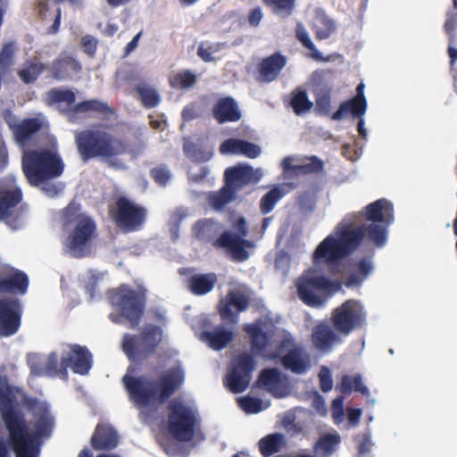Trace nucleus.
I'll list each match as a JSON object with an SVG mask.
<instances>
[{"label": "nucleus", "instance_id": "1", "mask_svg": "<svg viewBox=\"0 0 457 457\" xmlns=\"http://www.w3.org/2000/svg\"><path fill=\"white\" fill-rule=\"evenodd\" d=\"M22 404L34 418L31 431L10 388L0 383V416L7 432V440L0 439V457H12L9 447L16 457H38L44 439L53 433L54 419L47 403L25 396Z\"/></svg>", "mask_w": 457, "mask_h": 457}, {"label": "nucleus", "instance_id": "2", "mask_svg": "<svg viewBox=\"0 0 457 457\" xmlns=\"http://www.w3.org/2000/svg\"><path fill=\"white\" fill-rule=\"evenodd\" d=\"M185 372L181 367H172L158 378L133 377L122 378L129 400L138 408H148L166 403L184 384Z\"/></svg>", "mask_w": 457, "mask_h": 457}, {"label": "nucleus", "instance_id": "3", "mask_svg": "<svg viewBox=\"0 0 457 457\" xmlns=\"http://www.w3.org/2000/svg\"><path fill=\"white\" fill-rule=\"evenodd\" d=\"M98 124L93 129H84L75 136V143L81 159L85 162L94 158L111 159L126 153V143Z\"/></svg>", "mask_w": 457, "mask_h": 457}, {"label": "nucleus", "instance_id": "4", "mask_svg": "<svg viewBox=\"0 0 457 457\" xmlns=\"http://www.w3.org/2000/svg\"><path fill=\"white\" fill-rule=\"evenodd\" d=\"M64 167L62 158L55 149H29L21 156L22 172L29 185L34 187L60 177Z\"/></svg>", "mask_w": 457, "mask_h": 457}, {"label": "nucleus", "instance_id": "5", "mask_svg": "<svg viewBox=\"0 0 457 457\" xmlns=\"http://www.w3.org/2000/svg\"><path fill=\"white\" fill-rule=\"evenodd\" d=\"M63 225L72 227L68 237L67 246L73 256L84 257L92 239L96 235V221L81 212L79 203L70 202L62 210Z\"/></svg>", "mask_w": 457, "mask_h": 457}, {"label": "nucleus", "instance_id": "6", "mask_svg": "<svg viewBox=\"0 0 457 457\" xmlns=\"http://www.w3.org/2000/svg\"><path fill=\"white\" fill-rule=\"evenodd\" d=\"M167 409L170 434L179 442H190L195 436L197 424L195 411L178 399L171 400Z\"/></svg>", "mask_w": 457, "mask_h": 457}, {"label": "nucleus", "instance_id": "7", "mask_svg": "<svg viewBox=\"0 0 457 457\" xmlns=\"http://www.w3.org/2000/svg\"><path fill=\"white\" fill-rule=\"evenodd\" d=\"M162 338L160 327L152 325L141 331L139 336L125 334L122 351L131 361H142L152 355Z\"/></svg>", "mask_w": 457, "mask_h": 457}, {"label": "nucleus", "instance_id": "8", "mask_svg": "<svg viewBox=\"0 0 457 457\" xmlns=\"http://www.w3.org/2000/svg\"><path fill=\"white\" fill-rule=\"evenodd\" d=\"M260 175L250 165L237 164L224 171V185L207 200H235L236 195L248 186L255 185Z\"/></svg>", "mask_w": 457, "mask_h": 457}, {"label": "nucleus", "instance_id": "9", "mask_svg": "<svg viewBox=\"0 0 457 457\" xmlns=\"http://www.w3.org/2000/svg\"><path fill=\"white\" fill-rule=\"evenodd\" d=\"M111 303L116 306L132 328L139 325L145 312V296L128 286L121 285L108 293Z\"/></svg>", "mask_w": 457, "mask_h": 457}, {"label": "nucleus", "instance_id": "10", "mask_svg": "<svg viewBox=\"0 0 457 457\" xmlns=\"http://www.w3.org/2000/svg\"><path fill=\"white\" fill-rule=\"evenodd\" d=\"M366 318L367 313L361 302L348 299L332 311L330 323L345 337L353 331L363 328Z\"/></svg>", "mask_w": 457, "mask_h": 457}, {"label": "nucleus", "instance_id": "11", "mask_svg": "<svg viewBox=\"0 0 457 457\" xmlns=\"http://www.w3.org/2000/svg\"><path fill=\"white\" fill-rule=\"evenodd\" d=\"M236 234L230 231H224L213 242L216 248H223L236 262H243L249 258L247 248L253 247V243L245 239L247 236V226L244 217H239L233 224Z\"/></svg>", "mask_w": 457, "mask_h": 457}, {"label": "nucleus", "instance_id": "12", "mask_svg": "<svg viewBox=\"0 0 457 457\" xmlns=\"http://www.w3.org/2000/svg\"><path fill=\"white\" fill-rule=\"evenodd\" d=\"M361 213L347 214L336 227L333 235L346 256L352 254L364 239V228L361 223Z\"/></svg>", "mask_w": 457, "mask_h": 457}, {"label": "nucleus", "instance_id": "13", "mask_svg": "<svg viewBox=\"0 0 457 457\" xmlns=\"http://www.w3.org/2000/svg\"><path fill=\"white\" fill-rule=\"evenodd\" d=\"M109 215L116 227L127 234L143 228L146 220V210L134 202H116V206L110 208Z\"/></svg>", "mask_w": 457, "mask_h": 457}, {"label": "nucleus", "instance_id": "14", "mask_svg": "<svg viewBox=\"0 0 457 457\" xmlns=\"http://www.w3.org/2000/svg\"><path fill=\"white\" fill-rule=\"evenodd\" d=\"M231 365L224 383L232 393H243L249 386L256 366L254 356L246 352L240 353L232 360Z\"/></svg>", "mask_w": 457, "mask_h": 457}, {"label": "nucleus", "instance_id": "15", "mask_svg": "<svg viewBox=\"0 0 457 457\" xmlns=\"http://www.w3.org/2000/svg\"><path fill=\"white\" fill-rule=\"evenodd\" d=\"M295 157L286 156L280 163L284 179L291 180L301 176L315 175L324 171V162L316 155L304 156L301 162L294 164Z\"/></svg>", "mask_w": 457, "mask_h": 457}, {"label": "nucleus", "instance_id": "16", "mask_svg": "<svg viewBox=\"0 0 457 457\" xmlns=\"http://www.w3.org/2000/svg\"><path fill=\"white\" fill-rule=\"evenodd\" d=\"M331 285L324 276L301 277L296 285L298 297L308 306L320 307L324 301L317 292L328 290Z\"/></svg>", "mask_w": 457, "mask_h": 457}, {"label": "nucleus", "instance_id": "17", "mask_svg": "<svg viewBox=\"0 0 457 457\" xmlns=\"http://www.w3.org/2000/svg\"><path fill=\"white\" fill-rule=\"evenodd\" d=\"M82 71L80 62L67 52H62L48 68L47 78L57 81H67Z\"/></svg>", "mask_w": 457, "mask_h": 457}, {"label": "nucleus", "instance_id": "18", "mask_svg": "<svg viewBox=\"0 0 457 457\" xmlns=\"http://www.w3.org/2000/svg\"><path fill=\"white\" fill-rule=\"evenodd\" d=\"M21 304L17 299L0 298V334L14 335L21 326Z\"/></svg>", "mask_w": 457, "mask_h": 457}, {"label": "nucleus", "instance_id": "19", "mask_svg": "<svg viewBox=\"0 0 457 457\" xmlns=\"http://www.w3.org/2000/svg\"><path fill=\"white\" fill-rule=\"evenodd\" d=\"M346 257L337 239L333 234L325 237L312 253V262L315 265H336Z\"/></svg>", "mask_w": 457, "mask_h": 457}, {"label": "nucleus", "instance_id": "20", "mask_svg": "<svg viewBox=\"0 0 457 457\" xmlns=\"http://www.w3.org/2000/svg\"><path fill=\"white\" fill-rule=\"evenodd\" d=\"M250 305L248 296L239 291H229L219 303V313L223 320L237 323L238 313L245 312Z\"/></svg>", "mask_w": 457, "mask_h": 457}, {"label": "nucleus", "instance_id": "21", "mask_svg": "<svg viewBox=\"0 0 457 457\" xmlns=\"http://www.w3.org/2000/svg\"><path fill=\"white\" fill-rule=\"evenodd\" d=\"M92 367V355L86 346L73 345L66 356H62L60 368L64 372L71 368L74 373L86 375Z\"/></svg>", "mask_w": 457, "mask_h": 457}, {"label": "nucleus", "instance_id": "22", "mask_svg": "<svg viewBox=\"0 0 457 457\" xmlns=\"http://www.w3.org/2000/svg\"><path fill=\"white\" fill-rule=\"evenodd\" d=\"M343 335L325 322L315 325L312 331L313 346L323 353H329L333 347L343 343Z\"/></svg>", "mask_w": 457, "mask_h": 457}, {"label": "nucleus", "instance_id": "23", "mask_svg": "<svg viewBox=\"0 0 457 457\" xmlns=\"http://www.w3.org/2000/svg\"><path fill=\"white\" fill-rule=\"evenodd\" d=\"M119 440L117 431L111 425L99 423L95 428L90 443L96 451H111L117 447Z\"/></svg>", "mask_w": 457, "mask_h": 457}, {"label": "nucleus", "instance_id": "24", "mask_svg": "<svg viewBox=\"0 0 457 457\" xmlns=\"http://www.w3.org/2000/svg\"><path fill=\"white\" fill-rule=\"evenodd\" d=\"M64 112L70 121H76L80 113L96 112L105 116L114 114L113 109L110 107L107 103L98 99H89L79 102L67 108Z\"/></svg>", "mask_w": 457, "mask_h": 457}, {"label": "nucleus", "instance_id": "25", "mask_svg": "<svg viewBox=\"0 0 457 457\" xmlns=\"http://www.w3.org/2000/svg\"><path fill=\"white\" fill-rule=\"evenodd\" d=\"M212 116L220 124L236 122L242 117L237 103L231 96L220 98L212 107Z\"/></svg>", "mask_w": 457, "mask_h": 457}, {"label": "nucleus", "instance_id": "26", "mask_svg": "<svg viewBox=\"0 0 457 457\" xmlns=\"http://www.w3.org/2000/svg\"><path fill=\"white\" fill-rule=\"evenodd\" d=\"M222 154L244 155L250 159L258 157L262 149L259 145L239 138H228L220 146Z\"/></svg>", "mask_w": 457, "mask_h": 457}, {"label": "nucleus", "instance_id": "27", "mask_svg": "<svg viewBox=\"0 0 457 457\" xmlns=\"http://www.w3.org/2000/svg\"><path fill=\"white\" fill-rule=\"evenodd\" d=\"M7 124L12 131L15 141L21 145L27 144L43 128V121L38 118H26L20 123L7 121Z\"/></svg>", "mask_w": 457, "mask_h": 457}, {"label": "nucleus", "instance_id": "28", "mask_svg": "<svg viewBox=\"0 0 457 457\" xmlns=\"http://www.w3.org/2000/svg\"><path fill=\"white\" fill-rule=\"evenodd\" d=\"M244 331L249 337L251 351L253 354H262L270 345L271 335L263 331L261 322L245 324Z\"/></svg>", "mask_w": 457, "mask_h": 457}, {"label": "nucleus", "instance_id": "29", "mask_svg": "<svg viewBox=\"0 0 457 457\" xmlns=\"http://www.w3.org/2000/svg\"><path fill=\"white\" fill-rule=\"evenodd\" d=\"M286 64V57L279 53H274L262 59L258 67L261 79L265 82L275 80Z\"/></svg>", "mask_w": 457, "mask_h": 457}, {"label": "nucleus", "instance_id": "30", "mask_svg": "<svg viewBox=\"0 0 457 457\" xmlns=\"http://www.w3.org/2000/svg\"><path fill=\"white\" fill-rule=\"evenodd\" d=\"M281 364L284 369L293 373L303 374L310 367V356L302 347H295L281 357Z\"/></svg>", "mask_w": 457, "mask_h": 457}, {"label": "nucleus", "instance_id": "31", "mask_svg": "<svg viewBox=\"0 0 457 457\" xmlns=\"http://www.w3.org/2000/svg\"><path fill=\"white\" fill-rule=\"evenodd\" d=\"M217 280L213 272L195 274L187 279V288L195 295H204L214 288Z\"/></svg>", "mask_w": 457, "mask_h": 457}, {"label": "nucleus", "instance_id": "32", "mask_svg": "<svg viewBox=\"0 0 457 457\" xmlns=\"http://www.w3.org/2000/svg\"><path fill=\"white\" fill-rule=\"evenodd\" d=\"M391 202H372L365 207V218L368 220L383 222L389 225L393 220Z\"/></svg>", "mask_w": 457, "mask_h": 457}, {"label": "nucleus", "instance_id": "33", "mask_svg": "<svg viewBox=\"0 0 457 457\" xmlns=\"http://www.w3.org/2000/svg\"><path fill=\"white\" fill-rule=\"evenodd\" d=\"M29 287L28 276L20 270L12 275L0 279V294L19 293L25 294Z\"/></svg>", "mask_w": 457, "mask_h": 457}, {"label": "nucleus", "instance_id": "34", "mask_svg": "<svg viewBox=\"0 0 457 457\" xmlns=\"http://www.w3.org/2000/svg\"><path fill=\"white\" fill-rule=\"evenodd\" d=\"M367 110L366 99L353 96L352 99L343 102L339 108L331 115L334 120H342L348 112L353 116L361 118Z\"/></svg>", "mask_w": 457, "mask_h": 457}, {"label": "nucleus", "instance_id": "35", "mask_svg": "<svg viewBox=\"0 0 457 457\" xmlns=\"http://www.w3.org/2000/svg\"><path fill=\"white\" fill-rule=\"evenodd\" d=\"M233 337L232 331L222 327H217L213 330L203 333V338L208 343L210 347L216 351L225 348L233 340Z\"/></svg>", "mask_w": 457, "mask_h": 457}, {"label": "nucleus", "instance_id": "36", "mask_svg": "<svg viewBox=\"0 0 457 457\" xmlns=\"http://www.w3.org/2000/svg\"><path fill=\"white\" fill-rule=\"evenodd\" d=\"M23 193L12 174L0 177V200H22Z\"/></svg>", "mask_w": 457, "mask_h": 457}, {"label": "nucleus", "instance_id": "37", "mask_svg": "<svg viewBox=\"0 0 457 457\" xmlns=\"http://www.w3.org/2000/svg\"><path fill=\"white\" fill-rule=\"evenodd\" d=\"M18 46L15 41L3 44L0 49V71L5 75L9 73L15 64Z\"/></svg>", "mask_w": 457, "mask_h": 457}, {"label": "nucleus", "instance_id": "38", "mask_svg": "<svg viewBox=\"0 0 457 457\" xmlns=\"http://www.w3.org/2000/svg\"><path fill=\"white\" fill-rule=\"evenodd\" d=\"M340 443V436L337 434H325L321 436L313 445V452L321 457H330Z\"/></svg>", "mask_w": 457, "mask_h": 457}, {"label": "nucleus", "instance_id": "39", "mask_svg": "<svg viewBox=\"0 0 457 457\" xmlns=\"http://www.w3.org/2000/svg\"><path fill=\"white\" fill-rule=\"evenodd\" d=\"M373 269L370 261L362 258L355 264V270L352 272L345 280L346 287L360 286L370 275Z\"/></svg>", "mask_w": 457, "mask_h": 457}, {"label": "nucleus", "instance_id": "40", "mask_svg": "<svg viewBox=\"0 0 457 457\" xmlns=\"http://www.w3.org/2000/svg\"><path fill=\"white\" fill-rule=\"evenodd\" d=\"M289 104L298 116L309 112L313 107V103L309 99L306 91L303 89L292 91Z\"/></svg>", "mask_w": 457, "mask_h": 457}, {"label": "nucleus", "instance_id": "41", "mask_svg": "<svg viewBox=\"0 0 457 457\" xmlns=\"http://www.w3.org/2000/svg\"><path fill=\"white\" fill-rule=\"evenodd\" d=\"M46 68V65L41 62L29 61L22 69L18 71V76L24 84L29 85L34 83Z\"/></svg>", "mask_w": 457, "mask_h": 457}, {"label": "nucleus", "instance_id": "42", "mask_svg": "<svg viewBox=\"0 0 457 457\" xmlns=\"http://www.w3.org/2000/svg\"><path fill=\"white\" fill-rule=\"evenodd\" d=\"M281 382L280 372L276 368H267L261 371L257 383L263 386L273 395H277V389Z\"/></svg>", "mask_w": 457, "mask_h": 457}, {"label": "nucleus", "instance_id": "43", "mask_svg": "<svg viewBox=\"0 0 457 457\" xmlns=\"http://www.w3.org/2000/svg\"><path fill=\"white\" fill-rule=\"evenodd\" d=\"M339 390L344 395H349L353 391L359 392L365 396L370 395V390L363 385L361 375H344L339 385Z\"/></svg>", "mask_w": 457, "mask_h": 457}, {"label": "nucleus", "instance_id": "44", "mask_svg": "<svg viewBox=\"0 0 457 457\" xmlns=\"http://www.w3.org/2000/svg\"><path fill=\"white\" fill-rule=\"evenodd\" d=\"M258 444L261 453L264 457H269L280 451L284 444V436L278 433L270 434L262 437Z\"/></svg>", "mask_w": 457, "mask_h": 457}, {"label": "nucleus", "instance_id": "45", "mask_svg": "<svg viewBox=\"0 0 457 457\" xmlns=\"http://www.w3.org/2000/svg\"><path fill=\"white\" fill-rule=\"evenodd\" d=\"M364 228V237L369 239L378 247H382L387 239V225L370 223L369 225L361 224Z\"/></svg>", "mask_w": 457, "mask_h": 457}, {"label": "nucleus", "instance_id": "46", "mask_svg": "<svg viewBox=\"0 0 457 457\" xmlns=\"http://www.w3.org/2000/svg\"><path fill=\"white\" fill-rule=\"evenodd\" d=\"M295 37L303 47L310 51V57L315 61H324L320 52L310 38L309 33L302 22H298L295 27Z\"/></svg>", "mask_w": 457, "mask_h": 457}, {"label": "nucleus", "instance_id": "47", "mask_svg": "<svg viewBox=\"0 0 457 457\" xmlns=\"http://www.w3.org/2000/svg\"><path fill=\"white\" fill-rule=\"evenodd\" d=\"M273 14L283 19L290 17L296 5V0H262Z\"/></svg>", "mask_w": 457, "mask_h": 457}, {"label": "nucleus", "instance_id": "48", "mask_svg": "<svg viewBox=\"0 0 457 457\" xmlns=\"http://www.w3.org/2000/svg\"><path fill=\"white\" fill-rule=\"evenodd\" d=\"M196 80L195 74L189 70H184L170 78V84L173 88L187 89L192 87Z\"/></svg>", "mask_w": 457, "mask_h": 457}, {"label": "nucleus", "instance_id": "49", "mask_svg": "<svg viewBox=\"0 0 457 457\" xmlns=\"http://www.w3.org/2000/svg\"><path fill=\"white\" fill-rule=\"evenodd\" d=\"M136 91L145 108H154L159 104L160 96L155 89L146 85H138L136 87Z\"/></svg>", "mask_w": 457, "mask_h": 457}, {"label": "nucleus", "instance_id": "50", "mask_svg": "<svg viewBox=\"0 0 457 457\" xmlns=\"http://www.w3.org/2000/svg\"><path fill=\"white\" fill-rule=\"evenodd\" d=\"M331 96L330 89L323 88L315 93V112L321 116L330 112Z\"/></svg>", "mask_w": 457, "mask_h": 457}, {"label": "nucleus", "instance_id": "51", "mask_svg": "<svg viewBox=\"0 0 457 457\" xmlns=\"http://www.w3.org/2000/svg\"><path fill=\"white\" fill-rule=\"evenodd\" d=\"M49 104L67 103L73 104L76 100L75 93L71 89L52 88L47 93Z\"/></svg>", "mask_w": 457, "mask_h": 457}, {"label": "nucleus", "instance_id": "52", "mask_svg": "<svg viewBox=\"0 0 457 457\" xmlns=\"http://www.w3.org/2000/svg\"><path fill=\"white\" fill-rule=\"evenodd\" d=\"M297 183L290 181L274 185L261 200H280L287 194L295 189Z\"/></svg>", "mask_w": 457, "mask_h": 457}, {"label": "nucleus", "instance_id": "53", "mask_svg": "<svg viewBox=\"0 0 457 457\" xmlns=\"http://www.w3.org/2000/svg\"><path fill=\"white\" fill-rule=\"evenodd\" d=\"M150 177L159 186L164 187L171 178V172L165 164H160L150 170Z\"/></svg>", "mask_w": 457, "mask_h": 457}, {"label": "nucleus", "instance_id": "54", "mask_svg": "<svg viewBox=\"0 0 457 457\" xmlns=\"http://www.w3.org/2000/svg\"><path fill=\"white\" fill-rule=\"evenodd\" d=\"M238 404L246 413H258L262 410V401L256 397L243 396L238 399Z\"/></svg>", "mask_w": 457, "mask_h": 457}, {"label": "nucleus", "instance_id": "55", "mask_svg": "<svg viewBox=\"0 0 457 457\" xmlns=\"http://www.w3.org/2000/svg\"><path fill=\"white\" fill-rule=\"evenodd\" d=\"M184 152L195 162H206L211 158V154L197 149L195 145H185Z\"/></svg>", "mask_w": 457, "mask_h": 457}, {"label": "nucleus", "instance_id": "56", "mask_svg": "<svg viewBox=\"0 0 457 457\" xmlns=\"http://www.w3.org/2000/svg\"><path fill=\"white\" fill-rule=\"evenodd\" d=\"M322 28H317L315 31V37L318 40H323L328 38L335 31V25L332 21L328 19L322 20Z\"/></svg>", "mask_w": 457, "mask_h": 457}, {"label": "nucleus", "instance_id": "57", "mask_svg": "<svg viewBox=\"0 0 457 457\" xmlns=\"http://www.w3.org/2000/svg\"><path fill=\"white\" fill-rule=\"evenodd\" d=\"M320 387L324 393L330 391L333 387V379L329 370L327 367H322L319 373Z\"/></svg>", "mask_w": 457, "mask_h": 457}, {"label": "nucleus", "instance_id": "58", "mask_svg": "<svg viewBox=\"0 0 457 457\" xmlns=\"http://www.w3.org/2000/svg\"><path fill=\"white\" fill-rule=\"evenodd\" d=\"M97 45V39L91 35H86L81 38V47L89 56L93 57L96 54Z\"/></svg>", "mask_w": 457, "mask_h": 457}, {"label": "nucleus", "instance_id": "59", "mask_svg": "<svg viewBox=\"0 0 457 457\" xmlns=\"http://www.w3.org/2000/svg\"><path fill=\"white\" fill-rule=\"evenodd\" d=\"M19 203L20 202H0V220L12 218Z\"/></svg>", "mask_w": 457, "mask_h": 457}, {"label": "nucleus", "instance_id": "60", "mask_svg": "<svg viewBox=\"0 0 457 457\" xmlns=\"http://www.w3.org/2000/svg\"><path fill=\"white\" fill-rule=\"evenodd\" d=\"M322 190V185L320 181H312L308 187L303 191L302 200H314L319 197V193Z\"/></svg>", "mask_w": 457, "mask_h": 457}, {"label": "nucleus", "instance_id": "61", "mask_svg": "<svg viewBox=\"0 0 457 457\" xmlns=\"http://www.w3.org/2000/svg\"><path fill=\"white\" fill-rule=\"evenodd\" d=\"M218 46L211 45L207 47L204 46V43H201L197 48V55L205 62H210L214 60L212 53L218 51Z\"/></svg>", "mask_w": 457, "mask_h": 457}, {"label": "nucleus", "instance_id": "62", "mask_svg": "<svg viewBox=\"0 0 457 457\" xmlns=\"http://www.w3.org/2000/svg\"><path fill=\"white\" fill-rule=\"evenodd\" d=\"M263 19V12L261 6H257L248 12L247 22L251 27L256 28Z\"/></svg>", "mask_w": 457, "mask_h": 457}, {"label": "nucleus", "instance_id": "63", "mask_svg": "<svg viewBox=\"0 0 457 457\" xmlns=\"http://www.w3.org/2000/svg\"><path fill=\"white\" fill-rule=\"evenodd\" d=\"M9 164V154L3 138L0 137V171H3Z\"/></svg>", "mask_w": 457, "mask_h": 457}, {"label": "nucleus", "instance_id": "64", "mask_svg": "<svg viewBox=\"0 0 457 457\" xmlns=\"http://www.w3.org/2000/svg\"><path fill=\"white\" fill-rule=\"evenodd\" d=\"M41 189L49 197H54L58 195L61 188L54 184L50 183L49 180L46 181L44 184H41Z\"/></svg>", "mask_w": 457, "mask_h": 457}]
</instances>
